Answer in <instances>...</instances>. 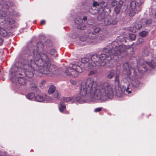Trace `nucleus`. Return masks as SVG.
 <instances>
[{
    "label": "nucleus",
    "mask_w": 156,
    "mask_h": 156,
    "mask_svg": "<svg viewBox=\"0 0 156 156\" xmlns=\"http://www.w3.org/2000/svg\"><path fill=\"white\" fill-rule=\"evenodd\" d=\"M119 87V76L118 75L115 76L113 84L106 82L98 86L96 81L91 78H88L85 83L81 84L80 94L83 97L90 94L91 99L104 101L107 98L112 99L114 96L113 90L116 91Z\"/></svg>",
    "instance_id": "obj_1"
},
{
    "label": "nucleus",
    "mask_w": 156,
    "mask_h": 156,
    "mask_svg": "<svg viewBox=\"0 0 156 156\" xmlns=\"http://www.w3.org/2000/svg\"><path fill=\"white\" fill-rule=\"evenodd\" d=\"M24 65L18 68L19 74L21 76H25L28 79L33 77L34 74L33 70L36 71L42 74H50L55 75L58 71L57 68L53 65L51 67L44 69V64L39 62L38 64H36L35 60L32 59V61L29 60L28 57L24 61Z\"/></svg>",
    "instance_id": "obj_2"
},
{
    "label": "nucleus",
    "mask_w": 156,
    "mask_h": 156,
    "mask_svg": "<svg viewBox=\"0 0 156 156\" xmlns=\"http://www.w3.org/2000/svg\"><path fill=\"white\" fill-rule=\"evenodd\" d=\"M44 44L41 41L38 42L36 45V50H33L32 54L28 55L29 60L32 61V59L35 60L37 65L38 64L39 62L44 64V69L48 67H51V62L47 55L43 53L44 51Z\"/></svg>",
    "instance_id": "obj_3"
},
{
    "label": "nucleus",
    "mask_w": 156,
    "mask_h": 156,
    "mask_svg": "<svg viewBox=\"0 0 156 156\" xmlns=\"http://www.w3.org/2000/svg\"><path fill=\"white\" fill-rule=\"evenodd\" d=\"M144 3V0H131L129 5V16H133L136 12L140 11L142 9L141 5Z\"/></svg>",
    "instance_id": "obj_4"
},
{
    "label": "nucleus",
    "mask_w": 156,
    "mask_h": 156,
    "mask_svg": "<svg viewBox=\"0 0 156 156\" xmlns=\"http://www.w3.org/2000/svg\"><path fill=\"white\" fill-rule=\"evenodd\" d=\"M81 65L75 64L72 65L71 67L67 68L65 73L67 75L71 77L74 78L78 76L79 73H81L83 69Z\"/></svg>",
    "instance_id": "obj_5"
},
{
    "label": "nucleus",
    "mask_w": 156,
    "mask_h": 156,
    "mask_svg": "<svg viewBox=\"0 0 156 156\" xmlns=\"http://www.w3.org/2000/svg\"><path fill=\"white\" fill-rule=\"evenodd\" d=\"M123 73L126 75L129 78L133 80L135 78L136 73L134 68L129 67L128 62H126L123 64Z\"/></svg>",
    "instance_id": "obj_6"
},
{
    "label": "nucleus",
    "mask_w": 156,
    "mask_h": 156,
    "mask_svg": "<svg viewBox=\"0 0 156 156\" xmlns=\"http://www.w3.org/2000/svg\"><path fill=\"white\" fill-rule=\"evenodd\" d=\"M106 48H107L109 51L110 50L111 48H110L108 46H106V47L104 48L103 49V51L106 54H102L99 56V59L100 61V66H104L105 65L106 62L105 60L109 61L111 60V57L110 56V53L108 52V51L105 52L104 51V49Z\"/></svg>",
    "instance_id": "obj_7"
},
{
    "label": "nucleus",
    "mask_w": 156,
    "mask_h": 156,
    "mask_svg": "<svg viewBox=\"0 0 156 156\" xmlns=\"http://www.w3.org/2000/svg\"><path fill=\"white\" fill-rule=\"evenodd\" d=\"M111 46L112 48L117 51L116 54L117 55H120L121 52L126 51L127 49L129 48L123 44L119 45L118 43L116 41L112 42Z\"/></svg>",
    "instance_id": "obj_8"
},
{
    "label": "nucleus",
    "mask_w": 156,
    "mask_h": 156,
    "mask_svg": "<svg viewBox=\"0 0 156 156\" xmlns=\"http://www.w3.org/2000/svg\"><path fill=\"white\" fill-rule=\"evenodd\" d=\"M25 76H21L19 74L18 70L16 72V75L14 77H11V81H13L14 79L16 80L17 79L18 82L19 84L21 85H24L27 83L28 79L26 78V77Z\"/></svg>",
    "instance_id": "obj_9"
},
{
    "label": "nucleus",
    "mask_w": 156,
    "mask_h": 156,
    "mask_svg": "<svg viewBox=\"0 0 156 156\" xmlns=\"http://www.w3.org/2000/svg\"><path fill=\"white\" fill-rule=\"evenodd\" d=\"M99 10L100 13H104L106 15H108L111 12V9L107 7V3L103 2H99Z\"/></svg>",
    "instance_id": "obj_10"
},
{
    "label": "nucleus",
    "mask_w": 156,
    "mask_h": 156,
    "mask_svg": "<svg viewBox=\"0 0 156 156\" xmlns=\"http://www.w3.org/2000/svg\"><path fill=\"white\" fill-rule=\"evenodd\" d=\"M93 5V6L88 8V12L92 15H95L98 12H100L99 10V8H100L99 2H94Z\"/></svg>",
    "instance_id": "obj_11"
},
{
    "label": "nucleus",
    "mask_w": 156,
    "mask_h": 156,
    "mask_svg": "<svg viewBox=\"0 0 156 156\" xmlns=\"http://www.w3.org/2000/svg\"><path fill=\"white\" fill-rule=\"evenodd\" d=\"M107 48H106L104 49V51L105 52L107 51H109V53H110V54H109L110 56L112 57L111 59L114 61H117L119 59V56L120 55H117L116 54L117 51H115V50L113 48H111L110 51Z\"/></svg>",
    "instance_id": "obj_12"
},
{
    "label": "nucleus",
    "mask_w": 156,
    "mask_h": 156,
    "mask_svg": "<svg viewBox=\"0 0 156 156\" xmlns=\"http://www.w3.org/2000/svg\"><path fill=\"white\" fill-rule=\"evenodd\" d=\"M122 89L124 92L128 94L131 93L132 86L129 81H126L122 85Z\"/></svg>",
    "instance_id": "obj_13"
},
{
    "label": "nucleus",
    "mask_w": 156,
    "mask_h": 156,
    "mask_svg": "<svg viewBox=\"0 0 156 156\" xmlns=\"http://www.w3.org/2000/svg\"><path fill=\"white\" fill-rule=\"evenodd\" d=\"M103 23L105 25H108L111 24L115 25L116 24L117 22L116 20H112L110 17L108 16H106L104 18L103 20Z\"/></svg>",
    "instance_id": "obj_14"
},
{
    "label": "nucleus",
    "mask_w": 156,
    "mask_h": 156,
    "mask_svg": "<svg viewBox=\"0 0 156 156\" xmlns=\"http://www.w3.org/2000/svg\"><path fill=\"white\" fill-rule=\"evenodd\" d=\"M74 21L75 23L77 24V28L78 29L84 30L86 28V26L83 23V20L82 19L76 18Z\"/></svg>",
    "instance_id": "obj_15"
},
{
    "label": "nucleus",
    "mask_w": 156,
    "mask_h": 156,
    "mask_svg": "<svg viewBox=\"0 0 156 156\" xmlns=\"http://www.w3.org/2000/svg\"><path fill=\"white\" fill-rule=\"evenodd\" d=\"M138 68L139 71L141 73H144L147 71V68L145 65L143 63L141 65L138 63Z\"/></svg>",
    "instance_id": "obj_16"
},
{
    "label": "nucleus",
    "mask_w": 156,
    "mask_h": 156,
    "mask_svg": "<svg viewBox=\"0 0 156 156\" xmlns=\"http://www.w3.org/2000/svg\"><path fill=\"white\" fill-rule=\"evenodd\" d=\"M91 61L100 66V61L99 59V56L97 55H92L91 57Z\"/></svg>",
    "instance_id": "obj_17"
},
{
    "label": "nucleus",
    "mask_w": 156,
    "mask_h": 156,
    "mask_svg": "<svg viewBox=\"0 0 156 156\" xmlns=\"http://www.w3.org/2000/svg\"><path fill=\"white\" fill-rule=\"evenodd\" d=\"M133 86L136 88H140L141 87L142 83L137 80H135L132 81Z\"/></svg>",
    "instance_id": "obj_18"
},
{
    "label": "nucleus",
    "mask_w": 156,
    "mask_h": 156,
    "mask_svg": "<svg viewBox=\"0 0 156 156\" xmlns=\"http://www.w3.org/2000/svg\"><path fill=\"white\" fill-rule=\"evenodd\" d=\"M99 66L100 65L97 64V63H94L91 61V62H89L87 64V69H91L94 67H96L97 66Z\"/></svg>",
    "instance_id": "obj_19"
},
{
    "label": "nucleus",
    "mask_w": 156,
    "mask_h": 156,
    "mask_svg": "<svg viewBox=\"0 0 156 156\" xmlns=\"http://www.w3.org/2000/svg\"><path fill=\"white\" fill-rule=\"evenodd\" d=\"M140 21L141 23L144 25L150 24L152 23V20H146L144 18H143Z\"/></svg>",
    "instance_id": "obj_20"
},
{
    "label": "nucleus",
    "mask_w": 156,
    "mask_h": 156,
    "mask_svg": "<svg viewBox=\"0 0 156 156\" xmlns=\"http://www.w3.org/2000/svg\"><path fill=\"white\" fill-rule=\"evenodd\" d=\"M122 6V4H117L116 7L115 8L114 11L116 14H118L120 13Z\"/></svg>",
    "instance_id": "obj_21"
},
{
    "label": "nucleus",
    "mask_w": 156,
    "mask_h": 156,
    "mask_svg": "<svg viewBox=\"0 0 156 156\" xmlns=\"http://www.w3.org/2000/svg\"><path fill=\"white\" fill-rule=\"evenodd\" d=\"M98 16L97 17L98 20L100 21H103L105 16L104 13L98 12Z\"/></svg>",
    "instance_id": "obj_22"
},
{
    "label": "nucleus",
    "mask_w": 156,
    "mask_h": 156,
    "mask_svg": "<svg viewBox=\"0 0 156 156\" xmlns=\"http://www.w3.org/2000/svg\"><path fill=\"white\" fill-rule=\"evenodd\" d=\"M108 4L112 7H114L117 5V1L116 0H108Z\"/></svg>",
    "instance_id": "obj_23"
},
{
    "label": "nucleus",
    "mask_w": 156,
    "mask_h": 156,
    "mask_svg": "<svg viewBox=\"0 0 156 156\" xmlns=\"http://www.w3.org/2000/svg\"><path fill=\"white\" fill-rule=\"evenodd\" d=\"M36 101L38 102H42L44 101V98L42 96L37 95L35 98Z\"/></svg>",
    "instance_id": "obj_24"
},
{
    "label": "nucleus",
    "mask_w": 156,
    "mask_h": 156,
    "mask_svg": "<svg viewBox=\"0 0 156 156\" xmlns=\"http://www.w3.org/2000/svg\"><path fill=\"white\" fill-rule=\"evenodd\" d=\"M55 89L56 87L54 86L51 85L50 86L48 90L49 94H52L55 91Z\"/></svg>",
    "instance_id": "obj_25"
},
{
    "label": "nucleus",
    "mask_w": 156,
    "mask_h": 156,
    "mask_svg": "<svg viewBox=\"0 0 156 156\" xmlns=\"http://www.w3.org/2000/svg\"><path fill=\"white\" fill-rule=\"evenodd\" d=\"M15 22V21L12 19L11 18H8L6 21V23L10 25L13 24Z\"/></svg>",
    "instance_id": "obj_26"
},
{
    "label": "nucleus",
    "mask_w": 156,
    "mask_h": 156,
    "mask_svg": "<svg viewBox=\"0 0 156 156\" xmlns=\"http://www.w3.org/2000/svg\"><path fill=\"white\" fill-rule=\"evenodd\" d=\"M0 34L3 36L5 37L7 36V33L3 28H1L0 29Z\"/></svg>",
    "instance_id": "obj_27"
},
{
    "label": "nucleus",
    "mask_w": 156,
    "mask_h": 156,
    "mask_svg": "<svg viewBox=\"0 0 156 156\" xmlns=\"http://www.w3.org/2000/svg\"><path fill=\"white\" fill-rule=\"evenodd\" d=\"M35 96V94L32 92L28 94L26 96V97L29 99H31L34 98Z\"/></svg>",
    "instance_id": "obj_28"
},
{
    "label": "nucleus",
    "mask_w": 156,
    "mask_h": 156,
    "mask_svg": "<svg viewBox=\"0 0 156 156\" xmlns=\"http://www.w3.org/2000/svg\"><path fill=\"white\" fill-rule=\"evenodd\" d=\"M114 72L111 71L108 72V74L107 76V78L108 79H111L114 77Z\"/></svg>",
    "instance_id": "obj_29"
},
{
    "label": "nucleus",
    "mask_w": 156,
    "mask_h": 156,
    "mask_svg": "<svg viewBox=\"0 0 156 156\" xmlns=\"http://www.w3.org/2000/svg\"><path fill=\"white\" fill-rule=\"evenodd\" d=\"M88 37L90 38L93 39L95 38L96 37V35L95 34L92 32L89 33Z\"/></svg>",
    "instance_id": "obj_30"
},
{
    "label": "nucleus",
    "mask_w": 156,
    "mask_h": 156,
    "mask_svg": "<svg viewBox=\"0 0 156 156\" xmlns=\"http://www.w3.org/2000/svg\"><path fill=\"white\" fill-rule=\"evenodd\" d=\"M66 108V106L65 105H63L62 103L60 104V107L59 110L60 112H63L64 110Z\"/></svg>",
    "instance_id": "obj_31"
},
{
    "label": "nucleus",
    "mask_w": 156,
    "mask_h": 156,
    "mask_svg": "<svg viewBox=\"0 0 156 156\" xmlns=\"http://www.w3.org/2000/svg\"><path fill=\"white\" fill-rule=\"evenodd\" d=\"M142 25L140 23H135L134 26V28H135L136 30H140L142 28Z\"/></svg>",
    "instance_id": "obj_32"
},
{
    "label": "nucleus",
    "mask_w": 156,
    "mask_h": 156,
    "mask_svg": "<svg viewBox=\"0 0 156 156\" xmlns=\"http://www.w3.org/2000/svg\"><path fill=\"white\" fill-rule=\"evenodd\" d=\"M30 87L32 90H34L36 88L37 85L35 83H32L30 84Z\"/></svg>",
    "instance_id": "obj_33"
},
{
    "label": "nucleus",
    "mask_w": 156,
    "mask_h": 156,
    "mask_svg": "<svg viewBox=\"0 0 156 156\" xmlns=\"http://www.w3.org/2000/svg\"><path fill=\"white\" fill-rule=\"evenodd\" d=\"M89 61V58L86 57L82 58L81 59V62L83 63H87Z\"/></svg>",
    "instance_id": "obj_34"
},
{
    "label": "nucleus",
    "mask_w": 156,
    "mask_h": 156,
    "mask_svg": "<svg viewBox=\"0 0 156 156\" xmlns=\"http://www.w3.org/2000/svg\"><path fill=\"white\" fill-rule=\"evenodd\" d=\"M53 97L55 98L58 99L60 97V95L58 92L56 91H55V93L53 94Z\"/></svg>",
    "instance_id": "obj_35"
},
{
    "label": "nucleus",
    "mask_w": 156,
    "mask_h": 156,
    "mask_svg": "<svg viewBox=\"0 0 156 156\" xmlns=\"http://www.w3.org/2000/svg\"><path fill=\"white\" fill-rule=\"evenodd\" d=\"M129 38L131 41H133L135 39L136 36L134 34H129Z\"/></svg>",
    "instance_id": "obj_36"
},
{
    "label": "nucleus",
    "mask_w": 156,
    "mask_h": 156,
    "mask_svg": "<svg viewBox=\"0 0 156 156\" xmlns=\"http://www.w3.org/2000/svg\"><path fill=\"white\" fill-rule=\"evenodd\" d=\"M63 100L66 102L69 101L73 102V98L71 99L69 97H64L63 98Z\"/></svg>",
    "instance_id": "obj_37"
},
{
    "label": "nucleus",
    "mask_w": 156,
    "mask_h": 156,
    "mask_svg": "<svg viewBox=\"0 0 156 156\" xmlns=\"http://www.w3.org/2000/svg\"><path fill=\"white\" fill-rule=\"evenodd\" d=\"M56 53L55 50L54 49H51L49 51V54L51 55H54Z\"/></svg>",
    "instance_id": "obj_38"
},
{
    "label": "nucleus",
    "mask_w": 156,
    "mask_h": 156,
    "mask_svg": "<svg viewBox=\"0 0 156 156\" xmlns=\"http://www.w3.org/2000/svg\"><path fill=\"white\" fill-rule=\"evenodd\" d=\"M147 33L146 31H142L140 33V35L142 37H145L147 35Z\"/></svg>",
    "instance_id": "obj_39"
},
{
    "label": "nucleus",
    "mask_w": 156,
    "mask_h": 156,
    "mask_svg": "<svg viewBox=\"0 0 156 156\" xmlns=\"http://www.w3.org/2000/svg\"><path fill=\"white\" fill-rule=\"evenodd\" d=\"M149 52L147 49H145L144 50L143 52V56H147L149 55Z\"/></svg>",
    "instance_id": "obj_40"
},
{
    "label": "nucleus",
    "mask_w": 156,
    "mask_h": 156,
    "mask_svg": "<svg viewBox=\"0 0 156 156\" xmlns=\"http://www.w3.org/2000/svg\"><path fill=\"white\" fill-rule=\"evenodd\" d=\"M87 37L85 36H82L80 37V39L81 41H85Z\"/></svg>",
    "instance_id": "obj_41"
},
{
    "label": "nucleus",
    "mask_w": 156,
    "mask_h": 156,
    "mask_svg": "<svg viewBox=\"0 0 156 156\" xmlns=\"http://www.w3.org/2000/svg\"><path fill=\"white\" fill-rule=\"evenodd\" d=\"M6 4L9 7L12 6L13 5V3L11 1L6 2Z\"/></svg>",
    "instance_id": "obj_42"
},
{
    "label": "nucleus",
    "mask_w": 156,
    "mask_h": 156,
    "mask_svg": "<svg viewBox=\"0 0 156 156\" xmlns=\"http://www.w3.org/2000/svg\"><path fill=\"white\" fill-rule=\"evenodd\" d=\"M101 30L100 28L98 27L94 29V32L95 33H98Z\"/></svg>",
    "instance_id": "obj_43"
},
{
    "label": "nucleus",
    "mask_w": 156,
    "mask_h": 156,
    "mask_svg": "<svg viewBox=\"0 0 156 156\" xmlns=\"http://www.w3.org/2000/svg\"><path fill=\"white\" fill-rule=\"evenodd\" d=\"M2 7V5L0 4V9ZM4 12L2 10H0V16H5L4 14H3Z\"/></svg>",
    "instance_id": "obj_44"
},
{
    "label": "nucleus",
    "mask_w": 156,
    "mask_h": 156,
    "mask_svg": "<svg viewBox=\"0 0 156 156\" xmlns=\"http://www.w3.org/2000/svg\"><path fill=\"white\" fill-rule=\"evenodd\" d=\"M102 108H98L94 109V111L95 112H99L101 111Z\"/></svg>",
    "instance_id": "obj_45"
},
{
    "label": "nucleus",
    "mask_w": 156,
    "mask_h": 156,
    "mask_svg": "<svg viewBox=\"0 0 156 156\" xmlns=\"http://www.w3.org/2000/svg\"><path fill=\"white\" fill-rule=\"evenodd\" d=\"M70 83L73 85H76V82L74 80H70Z\"/></svg>",
    "instance_id": "obj_46"
},
{
    "label": "nucleus",
    "mask_w": 156,
    "mask_h": 156,
    "mask_svg": "<svg viewBox=\"0 0 156 156\" xmlns=\"http://www.w3.org/2000/svg\"><path fill=\"white\" fill-rule=\"evenodd\" d=\"M95 73V72L93 71H92L90 72L88 74L89 76H90L93 74H94Z\"/></svg>",
    "instance_id": "obj_47"
},
{
    "label": "nucleus",
    "mask_w": 156,
    "mask_h": 156,
    "mask_svg": "<svg viewBox=\"0 0 156 156\" xmlns=\"http://www.w3.org/2000/svg\"><path fill=\"white\" fill-rule=\"evenodd\" d=\"M119 92V94H118L117 93V92H116V93L118 97H120L122 95V92L121 91H120Z\"/></svg>",
    "instance_id": "obj_48"
},
{
    "label": "nucleus",
    "mask_w": 156,
    "mask_h": 156,
    "mask_svg": "<svg viewBox=\"0 0 156 156\" xmlns=\"http://www.w3.org/2000/svg\"><path fill=\"white\" fill-rule=\"evenodd\" d=\"M87 20V17L86 16H83V20L84 21L86 22Z\"/></svg>",
    "instance_id": "obj_49"
},
{
    "label": "nucleus",
    "mask_w": 156,
    "mask_h": 156,
    "mask_svg": "<svg viewBox=\"0 0 156 156\" xmlns=\"http://www.w3.org/2000/svg\"><path fill=\"white\" fill-rule=\"evenodd\" d=\"M45 23V22L44 20H41V25H44Z\"/></svg>",
    "instance_id": "obj_50"
},
{
    "label": "nucleus",
    "mask_w": 156,
    "mask_h": 156,
    "mask_svg": "<svg viewBox=\"0 0 156 156\" xmlns=\"http://www.w3.org/2000/svg\"><path fill=\"white\" fill-rule=\"evenodd\" d=\"M149 65L152 68H154V67L155 66L154 64L153 65L151 63H150Z\"/></svg>",
    "instance_id": "obj_51"
},
{
    "label": "nucleus",
    "mask_w": 156,
    "mask_h": 156,
    "mask_svg": "<svg viewBox=\"0 0 156 156\" xmlns=\"http://www.w3.org/2000/svg\"><path fill=\"white\" fill-rule=\"evenodd\" d=\"M3 42V40L0 37V44H2Z\"/></svg>",
    "instance_id": "obj_52"
},
{
    "label": "nucleus",
    "mask_w": 156,
    "mask_h": 156,
    "mask_svg": "<svg viewBox=\"0 0 156 156\" xmlns=\"http://www.w3.org/2000/svg\"><path fill=\"white\" fill-rule=\"evenodd\" d=\"M105 37L104 36V35H102V36H101L100 37V39H102V38H103L104 39V38H105Z\"/></svg>",
    "instance_id": "obj_53"
},
{
    "label": "nucleus",
    "mask_w": 156,
    "mask_h": 156,
    "mask_svg": "<svg viewBox=\"0 0 156 156\" xmlns=\"http://www.w3.org/2000/svg\"><path fill=\"white\" fill-rule=\"evenodd\" d=\"M77 100H78V98H80V97H77Z\"/></svg>",
    "instance_id": "obj_54"
},
{
    "label": "nucleus",
    "mask_w": 156,
    "mask_h": 156,
    "mask_svg": "<svg viewBox=\"0 0 156 156\" xmlns=\"http://www.w3.org/2000/svg\"><path fill=\"white\" fill-rule=\"evenodd\" d=\"M131 31L132 32H133V30H131Z\"/></svg>",
    "instance_id": "obj_55"
},
{
    "label": "nucleus",
    "mask_w": 156,
    "mask_h": 156,
    "mask_svg": "<svg viewBox=\"0 0 156 156\" xmlns=\"http://www.w3.org/2000/svg\"><path fill=\"white\" fill-rule=\"evenodd\" d=\"M1 70H0V73H1Z\"/></svg>",
    "instance_id": "obj_56"
},
{
    "label": "nucleus",
    "mask_w": 156,
    "mask_h": 156,
    "mask_svg": "<svg viewBox=\"0 0 156 156\" xmlns=\"http://www.w3.org/2000/svg\"><path fill=\"white\" fill-rule=\"evenodd\" d=\"M155 16H156V13L155 14Z\"/></svg>",
    "instance_id": "obj_57"
}]
</instances>
